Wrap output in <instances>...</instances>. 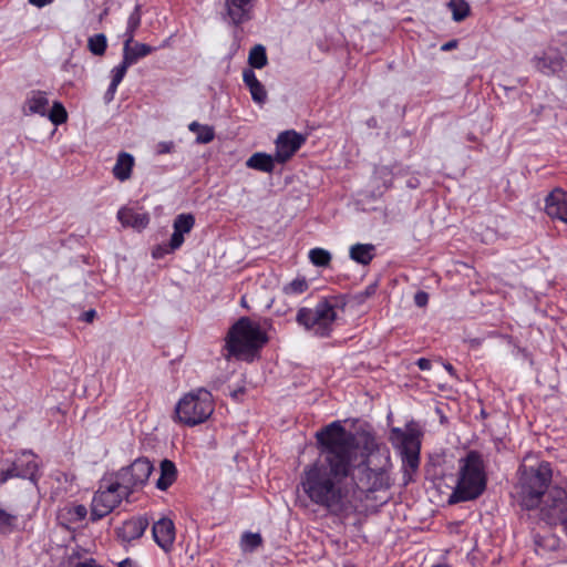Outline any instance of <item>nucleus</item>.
Returning a JSON list of instances; mask_svg holds the SVG:
<instances>
[{"mask_svg": "<svg viewBox=\"0 0 567 567\" xmlns=\"http://www.w3.org/2000/svg\"><path fill=\"white\" fill-rule=\"evenodd\" d=\"M267 341L268 338L260 326L243 317L230 328L226 348L230 355L240 357L260 349Z\"/></svg>", "mask_w": 567, "mask_h": 567, "instance_id": "obj_4", "label": "nucleus"}, {"mask_svg": "<svg viewBox=\"0 0 567 567\" xmlns=\"http://www.w3.org/2000/svg\"><path fill=\"white\" fill-rule=\"evenodd\" d=\"M12 463L19 473L20 478H27L33 483L37 482L39 464L37 462V456L32 452L25 451L21 453V455Z\"/></svg>", "mask_w": 567, "mask_h": 567, "instance_id": "obj_18", "label": "nucleus"}, {"mask_svg": "<svg viewBox=\"0 0 567 567\" xmlns=\"http://www.w3.org/2000/svg\"><path fill=\"white\" fill-rule=\"evenodd\" d=\"M154 51L148 44L140 43V42H123V58L126 60L127 64H135L140 59L151 54Z\"/></svg>", "mask_w": 567, "mask_h": 567, "instance_id": "obj_22", "label": "nucleus"}, {"mask_svg": "<svg viewBox=\"0 0 567 567\" xmlns=\"http://www.w3.org/2000/svg\"><path fill=\"white\" fill-rule=\"evenodd\" d=\"M18 517L0 506V534H11L17 527Z\"/></svg>", "mask_w": 567, "mask_h": 567, "instance_id": "obj_33", "label": "nucleus"}, {"mask_svg": "<svg viewBox=\"0 0 567 567\" xmlns=\"http://www.w3.org/2000/svg\"><path fill=\"white\" fill-rule=\"evenodd\" d=\"M309 289V282L306 278H296L282 287V293L287 297H293L305 293Z\"/></svg>", "mask_w": 567, "mask_h": 567, "instance_id": "obj_30", "label": "nucleus"}, {"mask_svg": "<svg viewBox=\"0 0 567 567\" xmlns=\"http://www.w3.org/2000/svg\"><path fill=\"white\" fill-rule=\"evenodd\" d=\"M416 364L423 371L431 369V361L429 359H425V358H420L416 361Z\"/></svg>", "mask_w": 567, "mask_h": 567, "instance_id": "obj_47", "label": "nucleus"}, {"mask_svg": "<svg viewBox=\"0 0 567 567\" xmlns=\"http://www.w3.org/2000/svg\"><path fill=\"white\" fill-rule=\"evenodd\" d=\"M244 393V389L236 390L231 393L233 398L237 399L239 394Z\"/></svg>", "mask_w": 567, "mask_h": 567, "instance_id": "obj_53", "label": "nucleus"}, {"mask_svg": "<svg viewBox=\"0 0 567 567\" xmlns=\"http://www.w3.org/2000/svg\"><path fill=\"white\" fill-rule=\"evenodd\" d=\"M153 468V464L148 458L138 457L115 474V482L120 485L125 498H128L135 489L147 483Z\"/></svg>", "mask_w": 567, "mask_h": 567, "instance_id": "obj_8", "label": "nucleus"}, {"mask_svg": "<svg viewBox=\"0 0 567 567\" xmlns=\"http://www.w3.org/2000/svg\"><path fill=\"white\" fill-rule=\"evenodd\" d=\"M116 90H117V85L110 83V86L104 95V100L106 103H110L111 101H113Z\"/></svg>", "mask_w": 567, "mask_h": 567, "instance_id": "obj_46", "label": "nucleus"}, {"mask_svg": "<svg viewBox=\"0 0 567 567\" xmlns=\"http://www.w3.org/2000/svg\"><path fill=\"white\" fill-rule=\"evenodd\" d=\"M533 63L543 74L553 75L564 69L565 59L558 52L553 54L544 52L543 55H535Z\"/></svg>", "mask_w": 567, "mask_h": 567, "instance_id": "obj_17", "label": "nucleus"}, {"mask_svg": "<svg viewBox=\"0 0 567 567\" xmlns=\"http://www.w3.org/2000/svg\"><path fill=\"white\" fill-rule=\"evenodd\" d=\"M336 320V305L327 298L321 299L313 309L300 308L296 316L297 323L317 338H329Z\"/></svg>", "mask_w": 567, "mask_h": 567, "instance_id": "obj_5", "label": "nucleus"}, {"mask_svg": "<svg viewBox=\"0 0 567 567\" xmlns=\"http://www.w3.org/2000/svg\"><path fill=\"white\" fill-rule=\"evenodd\" d=\"M78 520L84 519L87 515V509L84 505H76L70 512Z\"/></svg>", "mask_w": 567, "mask_h": 567, "instance_id": "obj_44", "label": "nucleus"}, {"mask_svg": "<svg viewBox=\"0 0 567 567\" xmlns=\"http://www.w3.org/2000/svg\"><path fill=\"white\" fill-rule=\"evenodd\" d=\"M195 226V217L190 213L179 214L173 223V234L169 238L171 248L179 249L184 244V235L189 234Z\"/></svg>", "mask_w": 567, "mask_h": 567, "instance_id": "obj_15", "label": "nucleus"}, {"mask_svg": "<svg viewBox=\"0 0 567 567\" xmlns=\"http://www.w3.org/2000/svg\"><path fill=\"white\" fill-rule=\"evenodd\" d=\"M540 515L550 525L561 524L567 534V491L550 487L542 498Z\"/></svg>", "mask_w": 567, "mask_h": 567, "instance_id": "obj_9", "label": "nucleus"}, {"mask_svg": "<svg viewBox=\"0 0 567 567\" xmlns=\"http://www.w3.org/2000/svg\"><path fill=\"white\" fill-rule=\"evenodd\" d=\"M309 259L317 267H327L331 261V254L323 248H313L309 251Z\"/></svg>", "mask_w": 567, "mask_h": 567, "instance_id": "obj_34", "label": "nucleus"}, {"mask_svg": "<svg viewBox=\"0 0 567 567\" xmlns=\"http://www.w3.org/2000/svg\"><path fill=\"white\" fill-rule=\"evenodd\" d=\"M148 526V520L144 517H134L123 523L117 528V536L123 542H132L143 536Z\"/></svg>", "mask_w": 567, "mask_h": 567, "instance_id": "obj_19", "label": "nucleus"}, {"mask_svg": "<svg viewBox=\"0 0 567 567\" xmlns=\"http://www.w3.org/2000/svg\"><path fill=\"white\" fill-rule=\"evenodd\" d=\"M123 497L125 495L116 482L110 483L104 488L101 486L92 499L91 520L96 522L109 515L121 504Z\"/></svg>", "mask_w": 567, "mask_h": 567, "instance_id": "obj_10", "label": "nucleus"}, {"mask_svg": "<svg viewBox=\"0 0 567 567\" xmlns=\"http://www.w3.org/2000/svg\"><path fill=\"white\" fill-rule=\"evenodd\" d=\"M174 147H175V144L172 141L159 142L156 145V153L159 154V155H162V154H169V153H172L174 151Z\"/></svg>", "mask_w": 567, "mask_h": 567, "instance_id": "obj_43", "label": "nucleus"}, {"mask_svg": "<svg viewBox=\"0 0 567 567\" xmlns=\"http://www.w3.org/2000/svg\"><path fill=\"white\" fill-rule=\"evenodd\" d=\"M392 433L400 442V450L405 473L415 472L420 464V440L414 430L403 432L400 429H393Z\"/></svg>", "mask_w": 567, "mask_h": 567, "instance_id": "obj_11", "label": "nucleus"}, {"mask_svg": "<svg viewBox=\"0 0 567 567\" xmlns=\"http://www.w3.org/2000/svg\"><path fill=\"white\" fill-rule=\"evenodd\" d=\"M130 66L131 64H127L126 60L123 58L122 62L112 70L111 83L118 86Z\"/></svg>", "mask_w": 567, "mask_h": 567, "instance_id": "obj_36", "label": "nucleus"}, {"mask_svg": "<svg viewBox=\"0 0 567 567\" xmlns=\"http://www.w3.org/2000/svg\"><path fill=\"white\" fill-rule=\"evenodd\" d=\"M318 460L303 468L300 484L310 501L330 511L341 509L348 496L346 481L358 458V439L334 421L316 433Z\"/></svg>", "mask_w": 567, "mask_h": 567, "instance_id": "obj_1", "label": "nucleus"}, {"mask_svg": "<svg viewBox=\"0 0 567 567\" xmlns=\"http://www.w3.org/2000/svg\"><path fill=\"white\" fill-rule=\"evenodd\" d=\"M306 142V137L295 131H286L279 134L276 140L275 159L278 163H286Z\"/></svg>", "mask_w": 567, "mask_h": 567, "instance_id": "obj_12", "label": "nucleus"}, {"mask_svg": "<svg viewBox=\"0 0 567 567\" xmlns=\"http://www.w3.org/2000/svg\"><path fill=\"white\" fill-rule=\"evenodd\" d=\"M449 8L452 11L453 20L461 22L470 14V6L465 0H450Z\"/></svg>", "mask_w": 567, "mask_h": 567, "instance_id": "obj_32", "label": "nucleus"}, {"mask_svg": "<svg viewBox=\"0 0 567 567\" xmlns=\"http://www.w3.org/2000/svg\"><path fill=\"white\" fill-rule=\"evenodd\" d=\"M213 412V395L203 388L185 394L175 408L177 421L187 426H195L205 422Z\"/></svg>", "mask_w": 567, "mask_h": 567, "instance_id": "obj_6", "label": "nucleus"}, {"mask_svg": "<svg viewBox=\"0 0 567 567\" xmlns=\"http://www.w3.org/2000/svg\"><path fill=\"white\" fill-rule=\"evenodd\" d=\"M251 97L257 103H264L267 99V92L261 82H258L249 89Z\"/></svg>", "mask_w": 567, "mask_h": 567, "instance_id": "obj_37", "label": "nucleus"}, {"mask_svg": "<svg viewBox=\"0 0 567 567\" xmlns=\"http://www.w3.org/2000/svg\"><path fill=\"white\" fill-rule=\"evenodd\" d=\"M243 542L247 547L254 549L261 544L262 539L259 534L245 533L243 536Z\"/></svg>", "mask_w": 567, "mask_h": 567, "instance_id": "obj_38", "label": "nucleus"}, {"mask_svg": "<svg viewBox=\"0 0 567 567\" xmlns=\"http://www.w3.org/2000/svg\"><path fill=\"white\" fill-rule=\"evenodd\" d=\"M141 19H142L141 7L137 4L127 19L126 30L122 35L124 39L123 42L133 41V39L135 37V32L138 29V27L141 25Z\"/></svg>", "mask_w": 567, "mask_h": 567, "instance_id": "obj_28", "label": "nucleus"}, {"mask_svg": "<svg viewBox=\"0 0 567 567\" xmlns=\"http://www.w3.org/2000/svg\"><path fill=\"white\" fill-rule=\"evenodd\" d=\"M274 161H276L275 157L269 154L255 153L248 158L246 165L249 168L271 173L274 171Z\"/></svg>", "mask_w": 567, "mask_h": 567, "instance_id": "obj_26", "label": "nucleus"}, {"mask_svg": "<svg viewBox=\"0 0 567 567\" xmlns=\"http://www.w3.org/2000/svg\"><path fill=\"white\" fill-rule=\"evenodd\" d=\"M53 0H29V2L32 4V6H35L38 8H42L49 3H51Z\"/></svg>", "mask_w": 567, "mask_h": 567, "instance_id": "obj_50", "label": "nucleus"}, {"mask_svg": "<svg viewBox=\"0 0 567 567\" xmlns=\"http://www.w3.org/2000/svg\"><path fill=\"white\" fill-rule=\"evenodd\" d=\"M377 291V284L369 285L363 291L358 292L354 299L358 303H363L367 299L372 297Z\"/></svg>", "mask_w": 567, "mask_h": 567, "instance_id": "obj_39", "label": "nucleus"}, {"mask_svg": "<svg viewBox=\"0 0 567 567\" xmlns=\"http://www.w3.org/2000/svg\"><path fill=\"white\" fill-rule=\"evenodd\" d=\"M374 250L375 247L372 244H355L350 247V258L365 266L373 259Z\"/></svg>", "mask_w": 567, "mask_h": 567, "instance_id": "obj_25", "label": "nucleus"}, {"mask_svg": "<svg viewBox=\"0 0 567 567\" xmlns=\"http://www.w3.org/2000/svg\"><path fill=\"white\" fill-rule=\"evenodd\" d=\"M95 315H96L95 310L91 309V310H89V311L83 313V320L85 322H92L94 317H95Z\"/></svg>", "mask_w": 567, "mask_h": 567, "instance_id": "obj_49", "label": "nucleus"}, {"mask_svg": "<svg viewBox=\"0 0 567 567\" xmlns=\"http://www.w3.org/2000/svg\"><path fill=\"white\" fill-rule=\"evenodd\" d=\"M248 63L251 68L262 69L268 63L266 48L261 44H256L249 52Z\"/></svg>", "mask_w": 567, "mask_h": 567, "instance_id": "obj_29", "label": "nucleus"}, {"mask_svg": "<svg viewBox=\"0 0 567 567\" xmlns=\"http://www.w3.org/2000/svg\"><path fill=\"white\" fill-rule=\"evenodd\" d=\"M414 302L417 307H424L429 302V295L425 291H417L414 296Z\"/></svg>", "mask_w": 567, "mask_h": 567, "instance_id": "obj_45", "label": "nucleus"}, {"mask_svg": "<svg viewBox=\"0 0 567 567\" xmlns=\"http://www.w3.org/2000/svg\"><path fill=\"white\" fill-rule=\"evenodd\" d=\"M457 40H451V41H447L446 43H444L442 47H441V50L442 51H450V50H453L455 48H457Z\"/></svg>", "mask_w": 567, "mask_h": 567, "instance_id": "obj_48", "label": "nucleus"}, {"mask_svg": "<svg viewBox=\"0 0 567 567\" xmlns=\"http://www.w3.org/2000/svg\"><path fill=\"white\" fill-rule=\"evenodd\" d=\"M134 163L135 161L133 155L126 152H121L117 155L116 163L112 171L114 177L121 182L127 181L132 175Z\"/></svg>", "mask_w": 567, "mask_h": 567, "instance_id": "obj_23", "label": "nucleus"}, {"mask_svg": "<svg viewBox=\"0 0 567 567\" xmlns=\"http://www.w3.org/2000/svg\"><path fill=\"white\" fill-rule=\"evenodd\" d=\"M243 80H244V83L248 86V89H250L251 86H254L255 84H257L258 82H260L257 78H256V74L255 72L251 70V69H246L243 73Z\"/></svg>", "mask_w": 567, "mask_h": 567, "instance_id": "obj_42", "label": "nucleus"}, {"mask_svg": "<svg viewBox=\"0 0 567 567\" xmlns=\"http://www.w3.org/2000/svg\"><path fill=\"white\" fill-rule=\"evenodd\" d=\"M545 212L553 218L567 224V194L556 188L546 196Z\"/></svg>", "mask_w": 567, "mask_h": 567, "instance_id": "obj_14", "label": "nucleus"}, {"mask_svg": "<svg viewBox=\"0 0 567 567\" xmlns=\"http://www.w3.org/2000/svg\"><path fill=\"white\" fill-rule=\"evenodd\" d=\"M431 567H452V566H450L447 564H436V565H433Z\"/></svg>", "mask_w": 567, "mask_h": 567, "instance_id": "obj_54", "label": "nucleus"}, {"mask_svg": "<svg viewBox=\"0 0 567 567\" xmlns=\"http://www.w3.org/2000/svg\"><path fill=\"white\" fill-rule=\"evenodd\" d=\"M117 218L124 227H132L136 230L146 228L150 223V217L146 213H138L127 207L118 210Z\"/></svg>", "mask_w": 567, "mask_h": 567, "instance_id": "obj_20", "label": "nucleus"}, {"mask_svg": "<svg viewBox=\"0 0 567 567\" xmlns=\"http://www.w3.org/2000/svg\"><path fill=\"white\" fill-rule=\"evenodd\" d=\"M373 440H367L364 450H360L358 443V458L355 465L352 467L350 476L360 491L363 492H375L386 487L385 471L383 468H371L369 452L374 446Z\"/></svg>", "mask_w": 567, "mask_h": 567, "instance_id": "obj_7", "label": "nucleus"}, {"mask_svg": "<svg viewBox=\"0 0 567 567\" xmlns=\"http://www.w3.org/2000/svg\"><path fill=\"white\" fill-rule=\"evenodd\" d=\"M87 48L90 52L96 56H102L107 48V40L105 34L97 33L89 38Z\"/></svg>", "mask_w": 567, "mask_h": 567, "instance_id": "obj_31", "label": "nucleus"}, {"mask_svg": "<svg viewBox=\"0 0 567 567\" xmlns=\"http://www.w3.org/2000/svg\"><path fill=\"white\" fill-rule=\"evenodd\" d=\"M553 470L548 462H539L535 466H523L519 477L520 504L527 509L540 505L542 498L549 489Z\"/></svg>", "mask_w": 567, "mask_h": 567, "instance_id": "obj_3", "label": "nucleus"}, {"mask_svg": "<svg viewBox=\"0 0 567 567\" xmlns=\"http://www.w3.org/2000/svg\"><path fill=\"white\" fill-rule=\"evenodd\" d=\"M118 567H137L136 563L130 558L122 560Z\"/></svg>", "mask_w": 567, "mask_h": 567, "instance_id": "obj_51", "label": "nucleus"}, {"mask_svg": "<svg viewBox=\"0 0 567 567\" xmlns=\"http://www.w3.org/2000/svg\"><path fill=\"white\" fill-rule=\"evenodd\" d=\"M13 477H19V473L17 472L13 463H11L7 468H0V485Z\"/></svg>", "mask_w": 567, "mask_h": 567, "instance_id": "obj_40", "label": "nucleus"}, {"mask_svg": "<svg viewBox=\"0 0 567 567\" xmlns=\"http://www.w3.org/2000/svg\"><path fill=\"white\" fill-rule=\"evenodd\" d=\"M49 100L44 92L32 91L30 96L27 99L23 113L25 115L40 114L45 116L48 114Z\"/></svg>", "mask_w": 567, "mask_h": 567, "instance_id": "obj_21", "label": "nucleus"}, {"mask_svg": "<svg viewBox=\"0 0 567 567\" xmlns=\"http://www.w3.org/2000/svg\"><path fill=\"white\" fill-rule=\"evenodd\" d=\"M256 0H225L226 18L230 23L239 25L251 19Z\"/></svg>", "mask_w": 567, "mask_h": 567, "instance_id": "obj_13", "label": "nucleus"}, {"mask_svg": "<svg viewBox=\"0 0 567 567\" xmlns=\"http://www.w3.org/2000/svg\"><path fill=\"white\" fill-rule=\"evenodd\" d=\"M175 250L176 249L171 248V240H169L167 244L156 246L152 251V256L155 259H159V258H163L167 254L174 252Z\"/></svg>", "mask_w": 567, "mask_h": 567, "instance_id": "obj_41", "label": "nucleus"}, {"mask_svg": "<svg viewBox=\"0 0 567 567\" xmlns=\"http://www.w3.org/2000/svg\"><path fill=\"white\" fill-rule=\"evenodd\" d=\"M444 368L449 371V373H450L451 375H453V374H454L455 370H454V368H453V365H452L451 363H446V364H444Z\"/></svg>", "mask_w": 567, "mask_h": 567, "instance_id": "obj_52", "label": "nucleus"}, {"mask_svg": "<svg viewBox=\"0 0 567 567\" xmlns=\"http://www.w3.org/2000/svg\"><path fill=\"white\" fill-rule=\"evenodd\" d=\"M154 540L165 551H168L175 539V526L169 518H161L152 528Z\"/></svg>", "mask_w": 567, "mask_h": 567, "instance_id": "obj_16", "label": "nucleus"}, {"mask_svg": "<svg viewBox=\"0 0 567 567\" xmlns=\"http://www.w3.org/2000/svg\"><path fill=\"white\" fill-rule=\"evenodd\" d=\"M188 130L196 133V142L198 144L210 143L215 137L214 128L209 125H202L198 122H192Z\"/></svg>", "mask_w": 567, "mask_h": 567, "instance_id": "obj_27", "label": "nucleus"}, {"mask_svg": "<svg viewBox=\"0 0 567 567\" xmlns=\"http://www.w3.org/2000/svg\"><path fill=\"white\" fill-rule=\"evenodd\" d=\"M48 116H49L50 121L55 125H60V124L66 122V120H68V113H66L64 106L62 105V103H60V102L53 103L52 109L48 113Z\"/></svg>", "mask_w": 567, "mask_h": 567, "instance_id": "obj_35", "label": "nucleus"}, {"mask_svg": "<svg viewBox=\"0 0 567 567\" xmlns=\"http://www.w3.org/2000/svg\"><path fill=\"white\" fill-rule=\"evenodd\" d=\"M161 475L156 481V487L161 491H166L177 478V468L175 464L165 458L161 462L159 465Z\"/></svg>", "mask_w": 567, "mask_h": 567, "instance_id": "obj_24", "label": "nucleus"}, {"mask_svg": "<svg viewBox=\"0 0 567 567\" xmlns=\"http://www.w3.org/2000/svg\"><path fill=\"white\" fill-rule=\"evenodd\" d=\"M486 473L482 455L471 451L460 460L456 486L449 497V504L468 502L478 498L486 488Z\"/></svg>", "mask_w": 567, "mask_h": 567, "instance_id": "obj_2", "label": "nucleus"}]
</instances>
